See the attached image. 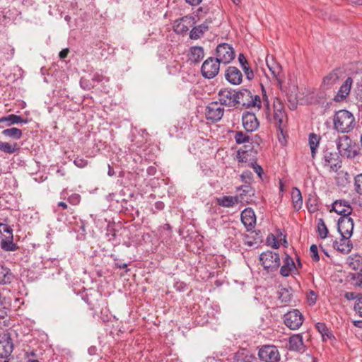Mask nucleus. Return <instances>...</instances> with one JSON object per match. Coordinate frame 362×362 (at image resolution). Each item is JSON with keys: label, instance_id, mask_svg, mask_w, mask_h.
<instances>
[{"label": "nucleus", "instance_id": "1", "mask_svg": "<svg viewBox=\"0 0 362 362\" xmlns=\"http://www.w3.org/2000/svg\"><path fill=\"white\" fill-rule=\"evenodd\" d=\"M333 124L337 132L349 133L354 129L356 125L355 117L351 112L346 110H340L334 115Z\"/></svg>", "mask_w": 362, "mask_h": 362}, {"label": "nucleus", "instance_id": "2", "mask_svg": "<svg viewBox=\"0 0 362 362\" xmlns=\"http://www.w3.org/2000/svg\"><path fill=\"white\" fill-rule=\"evenodd\" d=\"M337 147L342 156L354 158L358 154V148L346 135L340 136L337 141Z\"/></svg>", "mask_w": 362, "mask_h": 362}, {"label": "nucleus", "instance_id": "3", "mask_svg": "<svg viewBox=\"0 0 362 362\" xmlns=\"http://www.w3.org/2000/svg\"><path fill=\"white\" fill-rule=\"evenodd\" d=\"M0 245L6 251H14L16 249L13 242V230L4 223H0Z\"/></svg>", "mask_w": 362, "mask_h": 362}, {"label": "nucleus", "instance_id": "4", "mask_svg": "<svg viewBox=\"0 0 362 362\" xmlns=\"http://www.w3.org/2000/svg\"><path fill=\"white\" fill-rule=\"evenodd\" d=\"M265 115L269 121H273L279 129H281L286 117L284 103L278 98H275L273 103L272 116L270 115L269 110L267 112V115L266 113Z\"/></svg>", "mask_w": 362, "mask_h": 362}, {"label": "nucleus", "instance_id": "5", "mask_svg": "<svg viewBox=\"0 0 362 362\" xmlns=\"http://www.w3.org/2000/svg\"><path fill=\"white\" fill-rule=\"evenodd\" d=\"M259 261L264 269L274 271L279 268L280 265V257L278 253L272 251H266L259 256Z\"/></svg>", "mask_w": 362, "mask_h": 362}, {"label": "nucleus", "instance_id": "6", "mask_svg": "<svg viewBox=\"0 0 362 362\" xmlns=\"http://www.w3.org/2000/svg\"><path fill=\"white\" fill-rule=\"evenodd\" d=\"M259 359L264 362H279L281 356L276 346L266 345L261 347L258 352Z\"/></svg>", "mask_w": 362, "mask_h": 362}, {"label": "nucleus", "instance_id": "7", "mask_svg": "<svg viewBox=\"0 0 362 362\" xmlns=\"http://www.w3.org/2000/svg\"><path fill=\"white\" fill-rule=\"evenodd\" d=\"M220 62L213 57L206 59L202 66V76L206 78H214L219 72Z\"/></svg>", "mask_w": 362, "mask_h": 362}, {"label": "nucleus", "instance_id": "8", "mask_svg": "<svg viewBox=\"0 0 362 362\" xmlns=\"http://www.w3.org/2000/svg\"><path fill=\"white\" fill-rule=\"evenodd\" d=\"M235 58L233 48L227 43H223L216 47V59L223 64H228Z\"/></svg>", "mask_w": 362, "mask_h": 362}, {"label": "nucleus", "instance_id": "9", "mask_svg": "<svg viewBox=\"0 0 362 362\" xmlns=\"http://www.w3.org/2000/svg\"><path fill=\"white\" fill-rule=\"evenodd\" d=\"M266 63L272 78L277 82L278 86L281 88L284 78L281 66L272 57L269 56L266 58Z\"/></svg>", "mask_w": 362, "mask_h": 362}, {"label": "nucleus", "instance_id": "10", "mask_svg": "<svg viewBox=\"0 0 362 362\" xmlns=\"http://www.w3.org/2000/svg\"><path fill=\"white\" fill-rule=\"evenodd\" d=\"M285 325L291 329H298L303 322V316L298 310H292L284 316Z\"/></svg>", "mask_w": 362, "mask_h": 362}, {"label": "nucleus", "instance_id": "11", "mask_svg": "<svg viewBox=\"0 0 362 362\" xmlns=\"http://www.w3.org/2000/svg\"><path fill=\"white\" fill-rule=\"evenodd\" d=\"M341 76L342 72L339 69L332 70L322 78L320 88L324 91L334 88V86L338 83Z\"/></svg>", "mask_w": 362, "mask_h": 362}, {"label": "nucleus", "instance_id": "12", "mask_svg": "<svg viewBox=\"0 0 362 362\" xmlns=\"http://www.w3.org/2000/svg\"><path fill=\"white\" fill-rule=\"evenodd\" d=\"M339 156L337 153L326 150L324 152L322 164L330 171H337L340 167Z\"/></svg>", "mask_w": 362, "mask_h": 362}, {"label": "nucleus", "instance_id": "13", "mask_svg": "<svg viewBox=\"0 0 362 362\" xmlns=\"http://www.w3.org/2000/svg\"><path fill=\"white\" fill-rule=\"evenodd\" d=\"M224 112V109L218 102H212L208 105L206 110L207 119L212 122L219 121Z\"/></svg>", "mask_w": 362, "mask_h": 362}, {"label": "nucleus", "instance_id": "14", "mask_svg": "<svg viewBox=\"0 0 362 362\" xmlns=\"http://www.w3.org/2000/svg\"><path fill=\"white\" fill-rule=\"evenodd\" d=\"M354 230V221L349 216H342L338 221V230L342 237H351Z\"/></svg>", "mask_w": 362, "mask_h": 362}, {"label": "nucleus", "instance_id": "15", "mask_svg": "<svg viewBox=\"0 0 362 362\" xmlns=\"http://www.w3.org/2000/svg\"><path fill=\"white\" fill-rule=\"evenodd\" d=\"M218 100L221 105L236 106L235 91L228 88L221 89L218 92Z\"/></svg>", "mask_w": 362, "mask_h": 362}, {"label": "nucleus", "instance_id": "16", "mask_svg": "<svg viewBox=\"0 0 362 362\" xmlns=\"http://www.w3.org/2000/svg\"><path fill=\"white\" fill-rule=\"evenodd\" d=\"M242 124L244 129L248 132L255 131L259 125L256 115L254 113L249 112H246L243 114Z\"/></svg>", "mask_w": 362, "mask_h": 362}, {"label": "nucleus", "instance_id": "17", "mask_svg": "<svg viewBox=\"0 0 362 362\" xmlns=\"http://www.w3.org/2000/svg\"><path fill=\"white\" fill-rule=\"evenodd\" d=\"M13 343L8 334H0V357L5 358L9 356L13 351Z\"/></svg>", "mask_w": 362, "mask_h": 362}, {"label": "nucleus", "instance_id": "18", "mask_svg": "<svg viewBox=\"0 0 362 362\" xmlns=\"http://www.w3.org/2000/svg\"><path fill=\"white\" fill-rule=\"evenodd\" d=\"M256 154V151H253L249 145H245L243 148H240L237 152V158L240 163H247L248 165L250 162L253 161V158Z\"/></svg>", "mask_w": 362, "mask_h": 362}, {"label": "nucleus", "instance_id": "19", "mask_svg": "<svg viewBox=\"0 0 362 362\" xmlns=\"http://www.w3.org/2000/svg\"><path fill=\"white\" fill-rule=\"evenodd\" d=\"M241 221L247 230H252L256 223V216L254 211L250 208L244 209L241 213Z\"/></svg>", "mask_w": 362, "mask_h": 362}, {"label": "nucleus", "instance_id": "20", "mask_svg": "<svg viewBox=\"0 0 362 362\" xmlns=\"http://www.w3.org/2000/svg\"><path fill=\"white\" fill-rule=\"evenodd\" d=\"M226 79L233 85H239L243 81L241 71L235 66H229L225 72Z\"/></svg>", "mask_w": 362, "mask_h": 362}, {"label": "nucleus", "instance_id": "21", "mask_svg": "<svg viewBox=\"0 0 362 362\" xmlns=\"http://www.w3.org/2000/svg\"><path fill=\"white\" fill-rule=\"evenodd\" d=\"M194 24V18L189 16H185L175 23V31L185 33L189 30Z\"/></svg>", "mask_w": 362, "mask_h": 362}, {"label": "nucleus", "instance_id": "22", "mask_svg": "<svg viewBox=\"0 0 362 362\" xmlns=\"http://www.w3.org/2000/svg\"><path fill=\"white\" fill-rule=\"evenodd\" d=\"M353 79L351 77H348L340 86L337 95L334 98V100L336 102L344 100L349 95Z\"/></svg>", "mask_w": 362, "mask_h": 362}, {"label": "nucleus", "instance_id": "23", "mask_svg": "<svg viewBox=\"0 0 362 362\" xmlns=\"http://www.w3.org/2000/svg\"><path fill=\"white\" fill-rule=\"evenodd\" d=\"M332 210L343 216H349L352 208L349 202L345 200H337L332 204Z\"/></svg>", "mask_w": 362, "mask_h": 362}, {"label": "nucleus", "instance_id": "24", "mask_svg": "<svg viewBox=\"0 0 362 362\" xmlns=\"http://www.w3.org/2000/svg\"><path fill=\"white\" fill-rule=\"evenodd\" d=\"M351 237H342L339 240H335L333 242V247L337 251L343 253L348 254L351 252L352 249V243L349 240Z\"/></svg>", "mask_w": 362, "mask_h": 362}, {"label": "nucleus", "instance_id": "25", "mask_svg": "<svg viewBox=\"0 0 362 362\" xmlns=\"http://www.w3.org/2000/svg\"><path fill=\"white\" fill-rule=\"evenodd\" d=\"M296 269L293 259L288 255H286L284 259V264L281 267L280 274L283 276H288Z\"/></svg>", "mask_w": 362, "mask_h": 362}, {"label": "nucleus", "instance_id": "26", "mask_svg": "<svg viewBox=\"0 0 362 362\" xmlns=\"http://www.w3.org/2000/svg\"><path fill=\"white\" fill-rule=\"evenodd\" d=\"M252 93L247 89H242L239 91H235V100L236 105H242L247 107L249 100L251 98Z\"/></svg>", "mask_w": 362, "mask_h": 362}, {"label": "nucleus", "instance_id": "27", "mask_svg": "<svg viewBox=\"0 0 362 362\" xmlns=\"http://www.w3.org/2000/svg\"><path fill=\"white\" fill-rule=\"evenodd\" d=\"M303 348V337L300 334H293L289 338V349L291 350L301 351Z\"/></svg>", "mask_w": 362, "mask_h": 362}, {"label": "nucleus", "instance_id": "28", "mask_svg": "<svg viewBox=\"0 0 362 362\" xmlns=\"http://www.w3.org/2000/svg\"><path fill=\"white\" fill-rule=\"evenodd\" d=\"M240 202L238 196H223L217 199L218 204L223 207H233Z\"/></svg>", "mask_w": 362, "mask_h": 362}, {"label": "nucleus", "instance_id": "29", "mask_svg": "<svg viewBox=\"0 0 362 362\" xmlns=\"http://www.w3.org/2000/svg\"><path fill=\"white\" fill-rule=\"evenodd\" d=\"M14 279V276L7 267L0 265V284H9Z\"/></svg>", "mask_w": 362, "mask_h": 362}, {"label": "nucleus", "instance_id": "30", "mask_svg": "<svg viewBox=\"0 0 362 362\" xmlns=\"http://www.w3.org/2000/svg\"><path fill=\"white\" fill-rule=\"evenodd\" d=\"M291 199L293 208L297 211L300 210L303 206V197L300 191L296 187L292 189Z\"/></svg>", "mask_w": 362, "mask_h": 362}, {"label": "nucleus", "instance_id": "31", "mask_svg": "<svg viewBox=\"0 0 362 362\" xmlns=\"http://www.w3.org/2000/svg\"><path fill=\"white\" fill-rule=\"evenodd\" d=\"M238 62L248 80H252L254 78L253 71L248 65V62L243 54H240L238 56Z\"/></svg>", "mask_w": 362, "mask_h": 362}, {"label": "nucleus", "instance_id": "32", "mask_svg": "<svg viewBox=\"0 0 362 362\" xmlns=\"http://www.w3.org/2000/svg\"><path fill=\"white\" fill-rule=\"evenodd\" d=\"M204 56V49L202 47H192L190 49L189 59L192 62H199Z\"/></svg>", "mask_w": 362, "mask_h": 362}, {"label": "nucleus", "instance_id": "33", "mask_svg": "<svg viewBox=\"0 0 362 362\" xmlns=\"http://www.w3.org/2000/svg\"><path fill=\"white\" fill-rule=\"evenodd\" d=\"M348 264L351 269L362 272V257L352 255L348 258Z\"/></svg>", "mask_w": 362, "mask_h": 362}, {"label": "nucleus", "instance_id": "34", "mask_svg": "<svg viewBox=\"0 0 362 362\" xmlns=\"http://www.w3.org/2000/svg\"><path fill=\"white\" fill-rule=\"evenodd\" d=\"M320 140V136L314 133H312L309 135V146L310 148L311 156L313 158H315V157Z\"/></svg>", "mask_w": 362, "mask_h": 362}, {"label": "nucleus", "instance_id": "35", "mask_svg": "<svg viewBox=\"0 0 362 362\" xmlns=\"http://www.w3.org/2000/svg\"><path fill=\"white\" fill-rule=\"evenodd\" d=\"M3 122H8V125H11L22 122L26 123V121L23 120V119L18 115H9L6 117H0V123Z\"/></svg>", "mask_w": 362, "mask_h": 362}, {"label": "nucleus", "instance_id": "36", "mask_svg": "<svg viewBox=\"0 0 362 362\" xmlns=\"http://www.w3.org/2000/svg\"><path fill=\"white\" fill-rule=\"evenodd\" d=\"M19 149L16 143L0 141V151L6 153H13Z\"/></svg>", "mask_w": 362, "mask_h": 362}, {"label": "nucleus", "instance_id": "37", "mask_svg": "<svg viewBox=\"0 0 362 362\" xmlns=\"http://www.w3.org/2000/svg\"><path fill=\"white\" fill-rule=\"evenodd\" d=\"M2 134L5 136L11 137L14 139H19L22 136V132L18 128L12 127L10 129H4L2 132Z\"/></svg>", "mask_w": 362, "mask_h": 362}, {"label": "nucleus", "instance_id": "38", "mask_svg": "<svg viewBox=\"0 0 362 362\" xmlns=\"http://www.w3.org/2000/svg\"><path fill=\"white\" fill-rule=\"evenodd\" d=\"M248 104L247 108H256L259 110L262 107V102L259 95L252 94Z\"/></svg>", "mask_w": 362, "mask_h": 362}, {"label": "nucleus", "instance_id": "39", "mask_svg": "<svg viewBox=\"0 0 362 362\" xmlns=\"http://www.w3.org/2000/svg\"><path fill=\"white\" fill-rule=\"evenodd\" d=\"M10 317L6 309H0V328L9 326Z\"/></svg>", "mask_w": 362, "mask_h": 362}, {"label": "nucleus", "instance_id": "40", "mask_svg": "<svg viewBox=\"0 0 362 362\" xmlns=\"http://www.w3.org/2000/svg\"><path fill=\"white\" fill-rule=\"evenodd\" d=\"M317 231L319 235L321 238L325 239L327 236L328 229L324 222V221L320 218L317 222Z\"/></svg>", "mask_w": 362, "mask_h": 362}, {"label": "nucleus", "instance_id": "41", "mask_svg": "<svg viewBox=\"0 0 362 362\" xmlns=\"http://www.w3.org/2000/svg\"><path fill=\"white\" fill-rule=\"evenodd\" d=\"M306 204L310 213H315L318 210L317 200L315 197H310L307 200Z\"/></svg>", "mask_w": 362, "mask_h": 362}, {"label": "nucleus", "instance_id": "42", "mask_svg": "<svg viewBox=\"0 0 362 362\" xmlns=\"http://www.w3.org/2000/svg\"><path fill=\"white\" fill-rule=\"evenodd\" d=\"M235 139L238 144H245L250 142V137L242 132H237L235 133Z\"/></svg>", "mask_w": 362, "mask_h": 362}, {"label": "nucleus", "instance_id": "43", "mask_svg": "<svg viewBox=\"0 0 362 362\" xmlns=\"http://www.w3.org/2000/svg\"><path fill=\"white\" fill-rule=\"evenodd\" d=\"M355 189L356 191L360 194H362V173L360 175H358L355 177Z\"/></svg>", "mask_w": 362, "mask_h": 362}, {"label": "nucleus", "instance_id": "44", "mask_svg": "<svg viewBox=\"0 0 362 362\" xmlns=\"http://www.w3.org/2000/svg\"><path fill=\"white\" fill-rule=\"evenodd\" d=\"M352 284L360 288H362V274H354L352 276Z\"/></svg>", "mask_w": 362, "mask_h": 362}, {"label": "nucleus", "instance_id": "45", "mask_svg": "<svg viewBox=\"0 0 362 362\" xmlns=\"http://www.w3.org/2000/svg\"><path fill=\"white\" fill-rule=\"evenodd\" d=\"M310 256L313 261L317 262L320 260V257L318 255L317 247L315 245H312L310 247Z\"/></svg>", "mask_w": 362, "mask_h": 362}, {"label": "nucleus", "instance_id": "46", "mask_svg": "<svg viewBox=\"0 0 362 362\" xmlns=\"http://www.w3.org/2000/svg\"><path fill=\"white\" fill-rule=\"evenodd\" d=\"M68 202L72 205H77L81 202V196L78 194H72L69 197Z\"/></svg>", "mask_w": 362, "mask_h": 362}, {"label": "nucleus", "instance_id": "47", "mask_svg": "<svg viewBox=\"0 0 362 362\" xmlns=\"http://www.w3.org/2000/svg\"><path fill=\"white\" fill-rule=\"evenodd\" d=\"M354 310L362 317V297H358L354 305Z\"/></svg>", "mask_w": 362, "mask_h": 362}, {"label": "nucleus", "instance_id": "48", "mask_svg": "<svg viewBox=\"0 0 362 362\" xmlns=\"http://www.w3.org/2000/svg\"><path fill=\"white\" fill-rule=\"evenodd\" d=\"M74 163L75 165H76L78 168H85L88 165V160L80 157H77L74 160Z\"/></svg>", "mask_w": 362, "mask_h": 362}, {"label": "nucleus", "instance_id": "49", "mask_svg": "<svg viewBox=\"0 0 362 362\" xmlns=\"http://www.w3.org/2000/svg\"><path fill=\"white\" fill-rule=\"evenodd\" d=\"M307 300H308V303L310 305H313L315 303L316 300H317V295L316 293L313 291H310L309 293H308V297H307Z\"/></svg>", "mask_w": 362, "mask_h": 362}, {"label": "nucleus", "instance_id": "50", "mask_svg": "<svg viewBox=\"0 0 362 362\" xmlns=\"http://www.w3.org/2000/svg\"><path fill=\"white\" fill-rule=\"evenodd\" d=\"M249 165L253 168L254 171L258 175L259 177H262V173L263 170L260 165H257L255 162H254V160L250 162Z\"/></svg>", "mask_w": 362, "mask_h": 362}, {"label": "nucleus", "instance_id": "51", "mask_svg": "<svg viewBox=\"0 0 362 362\" xmlns=\"http://www.w3.org/2000/svg\"><path fill=\"white\" fill-rule=\"evenodd\" d=\"M262 92H263V95H262V102L265 107L266 114L267 115V112L270 110L269 102L268 97H267L266 93L264 92V90L263 88H262Z\"/></svg>", "mask_w": 362, "mask_h": 362}, {"label": "nucleus", "instance_id": "52", "mask_svg": "<svg viewBox=\"0 0 362 362\" xmlns=\"http://www.w3.org/2000/svg\"><path fill=\"white\" fill-rule=\"evenodd\" d=\"M316 328L317 329L318 332L321 334L323 340H325V333L327 331V327L324 323H317L316 325Z\"/></svg>", "mask_w": 362, "mask_h": 362}, {"label": "nucleus", "instance_id": "53", "mask_svg": "<svg viewBox=\"0 0 362 362\" xmlns=\"http://www.w3.org/2000/svg\"><path fill=\"white\" fill-rule=\"evenodd\" d=\"M252 173L250 171H245L242 173L241 177L242 180H244L245 182H249L252 180Z\"/></svg>", "mask_w": 362, "mask_h": 362}, {"label": "nucleus", "instance_id": "54", "mask_svg": "<svg viewBox=\"0 0 362 362\" xmlns=\"http://www.w3.org/2000/svg\"><path fill=\"white\" fill-rule=\"evenodd\" d=\"M344 297L347 299V300H354V299H357L358 297L357 296V295L354 293V292H346L345 294H344Z\"/></svg>", "mask_w": 362, "mask_h": 362}, {"label": "nucleus", "instance_id": "55", "mask_svg": "<svg viewBox=\"0 0 362 362\" xmlns=\"http://www.w3.org/2000/svg\"><path fill=\"white\" fill-rule=\"evenodd\" d=\"M199 37L198 34V30L196 28H194L190 32V37L192 39H197Z\"/></svg>", "mask_w": 362, "mask_h": 362}, {"label": "nucleus", "instance_id": "56", "mask_svg": "<svg viewBox=\"0 0 362 362\" xmlns=\"http://www.w3.org/2000/svg\"><path fill=\"white\" fill-rule=\"evenodd\" d=\"M69 53V49H62L60 52H59V57L61 59H64L65 57H67V54Z\"/></svg>", "mask_w": 362, "mask_h": 362}, {"label": "nucleus", "instance_id": "57", "mask_svg": "<svg viewBox=\"0 0 362 362\" xmlns=\"http://www.w3.org/2000/svg\"><path fill=\"white\" fill-rule=\"evenodd\" d=\"M189 4L196 6L200 4L202 0H185Z\"/></svg>", "mask_w": 362, "mask_h": 362}, {"label": "nucleus", "instance_id": "58", "mask_svg": "<svg viewBox=\"0 0 362 362\" xmlns=\"http://www.w3.org/2000/svg\"><path fill=\"white\" fill-rule=\"evenodd\" d=\"M354 325L357 327L362 328V320L354 321Z\"/></svg>", "mask_w": 362, "mask_h": 362}, {"label": "nucleus", "instance_id": "59", "mask_svg": "<svg viewBox=\"0 0 362 362\" xmlns=\"http://www.w3.org/2000/svg\"><path fill=\"white\" fill-rule=\"evenodd\" d=\"M108 168H109L108 169V173H107L108 175L109 176L114 175H115V171H114L113 168L110 165H108Z\"/></svg>", "mask_w": 362, "mask_h": 362}, {"label": "nucleus", "instance_id": "60", "mask_svg": "<svg viewBox=\"0 0 362 362\" xmlns=\"http://www.w3.org/2000/svg\"><path fill=\"white\" fill-rule=\"evenodd\" d=\"M332 337V334L330 333L329 329H327V331L325 333V340H326L327 339H331Z\"/></svg>", "mask_w": 362, "mask_h": 362}, {"label": "nucleus", "instance_id": "61", "mask_svg": "<svg viewBox=\"0 0 362 362\" xmlns=\"http://www.w3.org/2000/svg\"><path fill=\"white\" fill-rule=\"evenodd\" d=\"M58 206H61L63 209H66L67 208V204L64 202H59Z\"/></svg>", "mask_w": 362, "mask_h": 362}, {"label": "nucleus", "instance_id": "62", "mask_svg": "<svg viewBox=\"0 0 362 362\" xmlns=\"http://www.w3.org/2000/svg\"><path fill=\"white\" fill-rule=\"evenodd\" d=\"M279 189L281 192H284V183L281 180L279 181Z\"/></svg>", "mask_w": 362, "mask_h": 362}, {"label": "nucleus", "instance_id": "63", "mask_svg": "<svg viewBox=\"0 0 362 362\" xmlns=\"http://www.w3.org/2000/svg\"><path fill=\"white\" fill-rule=\"evenodd\" d=\"M66 189H64L62 193H61V197L62 199H65L66 197Z\"/></svg>", "mask_w": 362, "mask_h": 362}, {"label": "nucleus", "instance_id": "64", "mask_svg": "<svg viewBox=\"0 0 362 362\" xmlns=\"http://www.w3.org/2000/svg\"><path fill=\"white\" fill-rule=\"evenodd\" d=\"M163 228L165 229V230H170V226L169 224H165L163 226Z\"/></svg>", "mask_w": 362, "mask_h": 362}]
</instances>
